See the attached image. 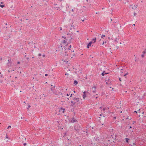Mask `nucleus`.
Segmentation results:
<instances>
[{
  "mask_svg": "<svg viewBox=\"0 0 146 146\" xmlns=\"http://www.w3.org/2000/svg\"><path fill=\"white\" fill-rule=\"evenodd\" d=\"M79 101V99L76 98H74L70 102V105L72 107H76L77 105V103Z\"/></svg>",
  "mask_w": 146,
  "mask_h": 146,
  "instance_id": "obj_1",
  "label": "nucleus"
},
{
  "mask_svg": "<svg viewBox=\"0 0 146 146\" xmlns=\"http://www.w3.org/2000/svg\"><path fill=\"white\" fill-rule=\"evenodd\" d=\"M65 109L64 108H61L59 110V112L60 113H64Z\"/></svg>",
  "mask_w": 146,
  "mask_h": 146,
  "instance_id": "obj_2",
  "label": "nucleus"
},
{
  "mask_svg": "<svg viewBox=\"0 0 146 146\" xmlns=\"http://www.w3.org/2000/svg\"><path fill=\"white\" fill-rule=\"evenodd\" d=\"M76 119H74V118H73L70 121V122L71 123H74L76 122Z\"/></svg>",
  "mask_w": 146,
  "mask_h": 146,
  "instance_id": "obj_3",
  "label": "nucleus"
},
{
  "mask_svg": "<svg viewBox=\"0 0 146 146\" xmlns=\"http://www.w3.org/2000/svg\"><path fill=\"white\" fill-rule=\"evenodd\" d=\"M131 6L132 7L131 8L134 9H136L137 8V5H132Z\"/></svg>",
  "mask_w": 146,
  "mask_h": 146,
  "instance_id": "obj_4",
  "label": "nucleus"
},
{
  "mask_svg": "<svg viewBox=\"0 0 146 146\" xmlns=\"http://www.w3.org/2000/svg\"><path fill=\"white\" fill-rule=\"evenodd\" d=\"M93 43L92 41L90 42L88 44L87 48H89L90 46H91V44Z\"/></svg>",
  "mask_w": 146,
  "mask_h": 146,
  "instance_id": "obj_5",
  "label": "nucleus"
},
{
  "mask_svg": "<svg viewBox=\"0 0 146 146\" xmlns=\"http://www.w3.org/2000/svg\"><path fill=\"white\" fill-rule=\"evenodd\" d=\"M83 97L84 99L86 97V92H84L83 93Z\"/></svg>",
  "mask_w": 146,
  "mask_h": 146,
  "instance_id": "obj_6",
  "label": "nucleus"
},
{
  "mask_svg": "<svg viewBox=\"0 0 146 146\" xmlns=\"http://www.w3.org/2000/svg\"><path fill=\"white\" fill-rule=\"evenodd\" d=\"M92 89L93 90L92 92H95L96 91V88L95 87H93L92 88Z\"/></svg>",
  "mask_w": 146,
  "mask_h": 146,
  "instance_id": "obj_7",
  "label": "nucleus"
},
{
  "mask_svg": "<svg viewBox=\"0 0 146 146\" xmlns=\"http://www.w3.org/2000/svg\"><path fill=\"white\" fill-rule=\"evenodd\" d=\"M96 38H94L92 40V41L94 43L96 42Z\"/></svg>",
  "mask_w": 146,
  "mask_h": 146,
  "instance_id": "obj_8",
  "label": "nucleus"
},
{
  "mask_svg": "<svg viewBox=\"0 0 146 146\" xmlns=\"http://www.w3.org/2000/svg\"><path fill=\"white\" fill-rule=\"evenodd\" d=\"M74 84L75 85H76L77 84H78V82L76 80H75L74 81Z\"/></svg>",
  "mask_w": 146,
  "mask_h": 146,
  "instance_id": "obj_9",
  "label": "nucleus"
},
{
  "mask_svg": "<svg viewBox=\"0 0 146 146\" xmlns=\"http://www.w3.org/2000/svg\"><path fill=\"white\" fill-rule=\"evenodd\" d=\"M105 37V35H102L101 36V38H102L103 39H104V38Z\"/></svg>",
  "mask_w": 146,
  "mask_h": 146,
  "instance_id": "obj_10",
  "label": "nucleus"
},
{
  "mask_svg": "<svg viewBox=\"0 0 146 146\" xmlns=\"http://www.w3.org/2000/svg\"><path fill=\"white\" fill-rule=\"evenodd\" d=\"M105 74H106V73H105V72H104L102 73V76H104L105 75Z\"/></svg>",
  "mask_w": 146,
  "mask_h": 146,
  "instance_id": "obj_11",
  "label": "nucleus"
},
{
  "mask_svg": "<svg viewBox=\"0 0 146 146\" xmlns=\"http://www.w3.org/2000/svg\"><path fill=\"white\" fill-rule=\"evenodd\" d=\"M125 139L126 140V141L127 143L128 142V140H129V139L128 138H125Z\"/></svg>",
  "mask_w": 146,
  "mask_h": 146,
  "instance_id": "obj_12",
  "label": "nucleus"
},
{
  "mask_svg": "<svg viewBox=\"0 0 146 146\" xmlns=\"http://www.w3.org/2000/svg\"><path fill=\"white\" fill-rule=\"evenodd\" d=\"M5 6L4 5H0V7H1L2 8H3Z\"/></svg>",
  "mask_w": 146,
  "mask_h": 146,
  "instance_id": "obj_13",
  "label": "nucleus"
},
{
  "mask_svg": "<svg viewBox=\"0 0 146 146\" xmlns=\"http://www.w3.org/2000/svg\"><path fill=\"white\" fill-rule=\"evenodd\" d=\"M107 42L106 41H103L102 44V45L106 43Z\"/></svg>",
  "mask_w": 146,
  "mask_h": 146,
  "instance_id": "obj_14",
  "label": "nucleus"
},
{
  "mask_svg": "<svg viewBox=\"0 0 146 146\" xmlns=\"http://www.w3.org/2000/svg\"><path fill=\"white\" fill-rule=\"evenodd\" d=\"M114 41L116 42H118V41L117 40V38H115V40H114Z\"/></svg>",
  "mask_w": 146,
  "mask_h": 146,
  "instance_id": "obj_15",
  "label": "nucleus"
},
{
  "mask_svg": "<svg viewBox=\"0 0 146 146\" xmlns=\"http://www.w3.org/2000/svg\"><path fill=\"white\" fill-rule=\"evenodd\" d=\"M133 14H134V16H135V15H136V13H135L134 12V13H133Z\"/></svg>",
  "mask_w": 146,
  "mask_h": 146,
  "instance_id": "obj_16",
  "label": "nucleus"
},
{
  "mask_svg": "<svg viewBox=\"0 0 146 146\" xmlns=\"http://www.w3.org/2000/svg\"><path fill=\"white\" fill-rule=\"evenodd\" d=\"M11 128V126L10 125H9L8 126V128Z\"/></svg>",
  "mask_w": 146,
  "mask_h": 146,
  "instance_id": "obj_17",
  "label": "nucleus"
},
{
  "mask_svg": "<svg viewBox=\"0 0 146 146\" xmlns=\"http://www.w3.org/2000/svg\"><path fill=\"white\" fill-rule=\"evenodd\" d=\"M30 107H31L30 106V105H29V106H28V108H27V109H29V108H30Z\"/></svg>",
  "mask_w": 146,
  "mask_h": 146,
  "instance_id": "obj_18",
  "label": "nucleus"
},
{
  "mask_svg": "<svg viewBox=\"0 0 146 146\" xmlns=\"http://www.w3.org/2000/svg\"><path fill=\"white\" fill-rule=\"evenodd\" d=\"M60 30H62V28L61 27H60Z\"/></svg>",
  "mask_w": 146,
  "mask_h": 146,
  "instance_id": "obj_19",
  "label": "nucleus"
},
{
  "mask_svg": "<svg viewBox=\"0 0 146 146\" xmlns=\"http://www.w3.org/2000/svg\"><path fill=\"white\" fill-rule=\"evenodd\" d=\"M127 73L126 74H125L124 75V76H125L126 75H127Z\"/></svg>",
  "mask_w": 146,
  "mask_h": 146,
  "instance_id": "obj_20",
  "label": "nucleus"
},
{
  "mask_svg": "<svg viewBox=\"0 0 146 146\" xmlns=\"http://www.w3.org/2000/svg\"><path fill=\"white\" fill-rule=\"evenodd\" d=\"M127 119H131V118L130 117V118H129V117L128 118H127Z\"/></svg>",
  "mask_w": 146,
  "mask_h": 146,
  "instance_id": "obj_21",
  "label": "nucleus"
},
{
  "mask_svg": "<svg viewBox=\"0 0 146 146\" xmlns=\"http://www.w3.org/2000/svg\"><path fill=\"white\" fill-rule=\"evenodd\" d=\"M38 55L39 56H41V54H38Z\"/></svg>",
  "mask_w": 146,
  "mask_h": 146,
  "instance_id": "obj_22",
  "label": "nucleus"
},
{
  "mask_svg": "<svg viewBox=\"0 0 146 146\" xmlns=\"http://www.w3.org/2000/svg\"><path fill=\"white\" fill-rule=\"evenodd\" d=\"M48 76V74H45V76Z\"/></svg>",
  "mask_w": 146,
  "mask_h": 146,
  "instance_id": "obj_23",
  "label": "nucleus"
},
{
  "mask_svg": "<svg viewBox=\"0 0 146 146\" xmlns=\"http://www.w3.org/2000/svg\"><path fill=\"white\" fill-rule=\"evenodd\" d=\"M17 64H20V62H18Z\"/></svg>",
  "mask_w": 146,
  "mask_h": 146,
  "instance_id": "obj_24",
  "label": "nucleus"
},
{
  "mask_svg": "<svg viewBox=\"0 0 146 146\" xmlns=\"http://www.w3.org/2000/svg\"><path fill=\"white\" fill-rule=\"evenodd\" d=\"M6 138H8V137L7 135H6Z\"/></svg>",
  "mask_w": 146,
  "mask_h": 146,
  "instance_id": "obj_25",
  "label": "nucleus"
},
{
  "mask_svg": "<svg viewBox=\"0 0 146 146\" xmlns=\"http://www.w3.org/2000/svg\"><path fill=\"white\" fill-rule=\"evenodd\" d=\"M26 145V143H24V145H25H25Z\"/></svg>",
  "mask_w": 146,
  "mask_h": 146,
  "instance_id": "obj_26",
  "label": "nucleus"
},
{
  "mask_svg": "<svg viewBox=\"0 0 146 146\" xmlns=\"http://www.w3.org/2000/svg\"><path fill=\"white\" fill-rule=\"evenodd\" d=\"M105 110V108H104L103 109V110L104 111V110Z\"/></svg>",
  "mask_w": 146,
  "mask_h": 146,
  "instance_id": "obj_27",
  "label": "nucleus"
},
{
  "mask_svg": "<svg viewBox=\"0 0 146 146\" xmlns=\"http://www.w3.org/2000/svg\"><path fill=\"white\" fill-rule=\"evenodd\" d=\"M66 96H69V94H66Z\"/></svg>",
  "mask_w": 146,
  "mask_h": 146,
  "instance_id": "obj_28",
  "label": "nucleus"
},
{
  "mask_svg": "<svg viewBox=\"0 0 146 146\" xmlns=\"http://www.w3.org/2000/svg\"><path fill=\"white\" fill-rule=\"evenodd\" d=\"M134 112H135V113H137V111H134Z\"/></svg>",
  "mask_w": 146,
  "mask_h": 146,
  "instance_id": "obj_29",
  "label": "nucleus"
},
{
  "mask_svg": "<svg viewBox=\"0 0 146 146\" xmlns=\"http://www.w3.org/2000/svg\"><path fill=\"white\" fill-rule=\"evenodd\" d=\"M72 12H74V10H73V9H72Z\"/></svg>",
  "mask_w": 146,
  "mask_h": 146,
  "instance_id": "obj_30",
  "label": "nucleus"
},
{
  "mask_svg": "<svg viewBox=\"0 0 146 146\" xmlns=\"http://www.w3.org/2000/svg\"><path fill=\"white\" fill-rule=\"evenodd\" d=\"M65 75H68V73H66V74H65Z\"/></svg>",
  "mask_w": 146,
  "mask_h": 146,
  "instance_id": "obj_31",
  "label": "nucleus"
},
{
  "mask_svg": "<svg viewBox=\"0 0 146 146\" xmlns=\"http://www.w3.org/2000/svg\"><path fill=\"white\" fill-rule=\"evenodd\" d=\"M64 43H66V41H65V40H64Z\"/></svg>",
  "mask_w": 146,
  "mask_h": 146,
  "instance_id": "obj_32",
  "label": "nucleus"
},
{
  "mask_svg": "<svg viewBox=\"0 0 146 146\" xmlns=\"http://www.w3.org/2000/svg\"><path fill=\"white\" fill-rule=\"evenodd\" d=\"M65 91H66V90H67V89H65Z\"/></svg>",
  "mask_w": 146,
  "mask_h": 146,
  "instance_id": "obj_33",
  "label": "nucleus"
},
{
  "mask_svg": "<svg viewBox=\"0 0 146 146\" xmlns=\"http://www.w3.org/2000/svg\"><path fill=\"white\" fill-rule=\"evenodd\" d=\"M141 115H140V114H139V117H140V116H141Z\"/></svg>",
  "mask_w": 146,
  "mask_h": 146,
  "instance_id": "obj_34",
  "label": "nucleus"
},
{
  "mask_svg": "<svg viewBox=\"0 0 146 146\" xmlns=\"http://www.w3.org/2000/svg\"><path fill=\"white\" fill-rule=\"evenodd\" d=\"M142 57H144V55H142Z\"/></svg>",
  "mask_w": 146,
  "mask_h": 146,
  "instance_id": "obj_35",
  "label": "nucleus"
},
{
  "mask_svg": "<svg viewBox=\"0 0 146 146\" xmlns=\"http://www.w3.org/2000/svg\"><path fill=\"white\" fill-rule=\"evenodd\" d=\"M114 119H116V118L115 117H114Z\"/></svg>",
  "mask_w": 146,
  "mask_h": 146,
  "instance_id": "obj_36",
  "label": "nucleus"
},
{
  "mask_svg": "<svg viewBox=\"0 0 146 146\" xmlns=\"http://www.w3.org/2000/svg\"><path fill=\"white\" fill-rule=\"evenodd\" d=\"M69 47H70V48H71V45H70V46H69Z\"/></svg>",
  "mask_w": 146,
  "mask_h": 146,
  "instance_id": "obj_37",
  "label": "nucleus"
},
{
  "mask_svg": "<svg viewBox=\"0 0 146 146\" xmlns=\"http://www.w3.org/2000/svg\"><path fill=\"white\" fill-rule=\"evenodd\" d=\"M72 94H71V95H70V97H72Z\"/></svg>",
  "mask_w": 146,
  "mask_h": 146,
  "instance_id": "obj_38",
  "label": "nucleus"
},
{
  "mask_svg": "<svg viewBox=\"0 0 146 146\" xmlns=\"http://www.w3.org/2000/svg\"><path fill=\"white\" fill-rule=\"evenodd\" d=\"M119 80H120V81H121V78H119Z\"/></svg>",
  "mask_w": 146,
  "mask_h": 146,
  "instance_id": "obj_39",
  "label": "nucleus"
},
{
  "mask_svg": "<svg viewBox=\"0 0 146 146\" xmlns=\"http://www.w3.org/2000/svg\"><path fill=\"white\" fill-rule=\"evenodd\" d=\"M1 4H3V2H1Z\"/></svg>",
  "mask_w": 146,
  "mask_h": 146,
  "instance_id": "obj_40",
  "label": "nucleus"
},
{
  "mask_svg": "<svg viewBox=\"0 0 146 146\" xmlns=\"http://www.w3.org/2000/svg\"><path fill=\"white\" fill-rule=\"evenodd\" d=\"M73 92H74V93H75V91H73Z\"/></svg>",
  "mask_w": 146,
  "mask_h": 146,
  "instance_id": "obj_41",
  "label": "nucleus"
},
{
  "mask_svg": "<svg viewBox=\"0 0 146 146\" xmlns=\"http://www.w3.org/2000/svg\"><path fill=\"white\" fill-rule=\"evenodd\" d=\"M133 26H135V24H133Z\"/></svg>",
  "mask_w": 146,
  "mask_h": 146,
  "instance_id": "obj_42",
  "label": "nucleus"
},
{
  "mask_svg": "<svg viewBox=\"0 0 146 146\" xmlns=\"http://www.w3.org/2000/svg\"><path fill=\"white\" fill-rule=\"evenodd\" d=\"M43 57H44V55H43Z\"/></svg>",
  "mask_w": 146,
  "mask_h": 146,
  "instance_id": "obj_43",
  "label": "nucleus"
},
{
  "mask_svg": "<svg viewBox=\"0 0 146 146\" xmlns=\"http://www.w3.org/2000/svg\"><path fill=\"white\" fill-rule=\"evenodd\" d=\"M63 37L64 38H64V37L63 36V37Z\"/></svg>",
  "mask_w": 146,
  "mask_h": 146,
  "instance_id": "obj_44",
  "label": "nucleus"
},
{
  "mask_svg": "<svg viewBox=\"0 0 146 146\" xmlns=\"http://www.w3.org/2000/svg\"><path fill=\"white\" fill-rule=\"evenodd\" d=\"M119 43H120V44H121V42H120Z\"/></svg>",
  "mask_w": 146,
  "mask_h": 146,
  "instance_id": "obj_45",
  "label": "nucleus"
},
{
  "mask_svg": "<svg viewBox=\"0 0 146 146\" xmlns=\"http://www.w3.org/2000/svg\"><path fill=\"white\" fill-rule=\"evenodd\" d=\"M130 128H131V126H130Z\"/></svg>",
  "mask_w": 146,
  "mask_h": 146,
  "instance_id": "obj_46",
  "label": "nucleus"
},
{
  "mask_svg": "<svg viewBox=\"0 0 146 146\" xmlns=\"http://www.w3.org/2000/svg\"><path fill=\"white\" fill-rule=\"evenodd\" d=\"M96 14H98V13H97V12L96 13Z\"/></svg>",
  "mask_w": 146,
  "mask_h": 146,
  "instance_id": "obj_47",
  "label": "nucleus"
},
{
  "mask_svg": "<svg viewBox=\"0 0 146 146\" xmlns=\"http://www.w3.org/2000/svg\"><path fill=\"white\" fill-rule=\"evenodd\" d=\"M144 113V112H142V114H143Z\"/></svg>",
  "mask_w": 146,
  "mask_h": 146,
  "instance_id": "obj_48",
  "label": "nucleus"
},
{
  "mask_svg": "<svg viewBox=\"0 0 146 146\" xmlns=\"http://www.w3.org/2000/svg\"><path fill=\"white\" fill-rule=\"evenodd\" d=\"M65 55H66V54H65ZM67 55H68V54H67Z\"/></svg>",
  "mask_w": 146,
  "mask_h": 146,
  "instance_id": "obj_49",
  "label": "nucleus"
},
{
  "mask_svg": "<svg viewBox=\"0 0 146 146\" xmlns=\"http://www.w3.org/2000/svg\"><path fill=\"white\" fill-rule=\"evenodd\" d=\"M100 116H101V114H100Z\"/></svg>",
  "mask_w": 146,
  "mask_h": 146,
  "instance_id": "obj_50",
  "label": "nucleus"
},
{
  "mask_svg": "<svg viewBox=\"0 0 146 146\" xmlns=\"http://www.w3.org/2000/svg\"><path fill=\"white\" fill-rule=\"evenodd\" d=\"M64 62H65V61L64 60ZM65 62H66V61H65Z\"/></svg>",
  "mask_w": 146,
  "mask_h": 146,
  "instance_id": "obj_51",
  "label": "nucleus"
},
{
  "mask_svg": "<svg viewBox=\"0 0 146 146\" xmlns=\"http://www.w3.org/2000/svg\"><path fill=\"white\" fill-rule=\"evenodd\" d=\"M20 73H21V72H20Z\"/></svg>",
  "mask_w": 146,
  "mask_h": 146,
  "instance_id": "obj_52",
  "label": "nucleus"
},
{
  "mask_svg": "<svg viewBox=\"0 0 146 146\" xmlns=\"http://www.w3.org/2000/svg\"><path fill=\"white\" fill-rule=\"evenodd\" d=\"M24 103H25V102H24Z\"/></svg>",
  "mask_w": 146,
  "mask_h": 146,
  "instance_id": "obj_53",
  "label": "nucleus"
},
{
  "mask_svg": "<svg viewBox=\"0 0 146 146\" xmlns=\"http://www.w3.org/2000/svg\"><path fill=\"white\" fill-rule=\"evenodd\" d=\"M122 111H121V113H122Z\"/></svg>",
  "mask_w": 146,
  "mask_h": 146,
  "instance_id": "obj_54",
  "label": "nucleus"
},
{
  "mask_svg": "<svg viewBox=\"0 0 146 146\" xmlns=\"http://www.w3.org/2000/svg\"><path fill=\"white\" fill-rule=\"evenodd\" d=\"M84 21V20H82V21Z\"/></svg>",
  "mask_w": 146,
  "mask_h": 146,
  "instance_id": "obj_55",
  "label": "nucleus"
},
{
  "mask_svg": "<svg viewBox=\"0 0 146 146\" xmlns=\"http://www.w3.org/2000/svg\"><path fill=\"white\" fill-rule=\"evenodd\" d=\"M134 122H135V121H134V122H133V123H134Z\"/></svg>",
  "mask_w": 146,
  "mask_h": 146,
  "instance_id": "obj_56",
  "label": "nucleus"
},
{
  "mask_svg": "<svg viewBox=\"0 0 146 146\" xmlns=\"http://www.w3.org/2000/svg\"><path fill=\"white\" fill-rule=\"evenodd\" d=\"M134 122H135V121H134V122H133V123H134Z\"/></svg>",
  "mask_w": 146,
  "mask_h": 146,
  "instance_id": "obj_57",
  "label": "nucleus"
},
{
  "mask_svg": "<svg viewBox=\"0 0 146 146\" xmlns=\"http://www.w3.org/2000/svg\"><path fill=\"white\" fill-rule=\"evenodd\" d=\"M1 74V72H0V74Z\"/></svg>",
  "mask_w": 146,
  "mask_h": 146,
  "instance_id": "obj_58",
  "label": "nucleus"
}]
</instances>
